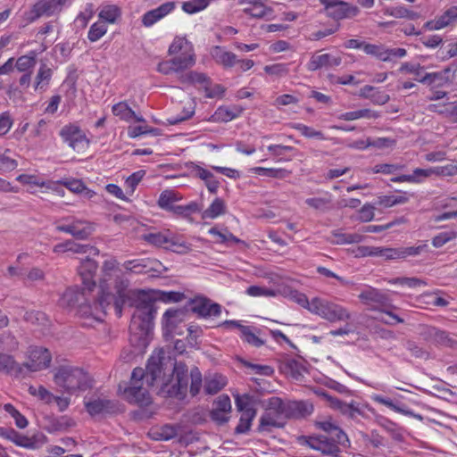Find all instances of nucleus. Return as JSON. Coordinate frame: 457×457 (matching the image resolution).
<instances>
[{"label": "nucleus", "mask_w": 457, "mask_h": 457, "mask_svg": "<svg viewBox=\"0 0 457 457\" xmlns=\"http://www.w3.org/2000/svg\"><path fill=\"white\" fill-rule=\"evenodd\" d=\"M118 262L111 258L104 262L100 279L101 295L95 301L96 309L99 306L105 315L113 309L118 317L121 316L122 308L128 304L135 308L129 325L130 340L137 345H145L147 336L153 329L156 314L155 300L141 290H130L129 281L123 276L115 275Z\"/></svg>", "instance_id": "f257e3e1"}, {"label": "nucleus", "mask_w": 457, "mask_h": 457, "mask_svg": "<svg viewBox=\"0 0 457 457\" xmlns=\"http://www.w3.org/2000/svg\"><path fill=\"white\" fill-rule=\"evenodd\" d=\"M144 371L147 386H160V394L179 399L186 395L189 380L187 367L166 356L163 350L151 355Z\"/></svg>", "instance_id": "f03ea898"}, {"label": "nucleus", "mask_w": 457, "mask_h": 457, "mask_svg": "<svg viewBox=\"0 0 457 457\" xmlns=\"http://www.w3.org/2000/svg\"><path fill=\"white\" fill-rule=\"evenodd\" d=\"M54 381L56 386L62 387L69 394L86 391L91 387V380L88 374L82 369L71 365L58 367L55 370Z\"/></svg>", "instance_id": "7ed1b4c3"}, {"label": "nucleus", "mask_w": 457, "mask_h": 457, "mask_svg": "<svg viewBox=\"0 0 457 457\" xmlns=\"http://www.w3.org/2000/svg\"><path fill=\"white\" fill-rule=\"evenodd\" d=\"M145 371L142 368H135L131 374L130 385L126 387L124 398L130 403L147 406L151 403V396L146 388L143 387Z\"/></svg>", "instance_id": "20e7f679"}, {"label": "nucleus", "mask_w": 457, "mask_h": 457, "mask_svg": "<svg viewBox=\"0 0 457 457\" xmlns=\"http://www.w3.org/2000/svg\"><path fill=\"white\" fill-rule=\"evenodd\" d=\"M87 288L84 287L82 290L78 287H70L62 295L60 299V305L63 308H74L79 307V312L83 314H89L94 316L96 320H100L102 318L98 316V312L103 313V310L98 306L96 309L95 303L93 306L87 305Z\"/></svg>", "instance_id": "39448f33"}, {"label": "nucleus", "mask_w": 457, "mask_h": 457, "mask_svg": "<svg viewBox=\"0 0 457 457\" xmlns=\"http://www.w3.org/2000/svg\"><path fill=\"white\" fill-rule=\"evenodd\" d=\"M310 312L330 322L351 319V313L345 307L318 297L312 299Z\"/></svg>", "instance_id": "423d86ee"}, {"label": "nucleus", "mask_w": 457, "mask_h": 457, "mask_svg": "<svg viewBox=\"0 0 457 457\" xmlns=\"http://www.w3.org/2000/svg\"><path fill=\"white\" fill-rule=\"evenodd\" d=\"M28 359V361L20 364V378H25L32 372L48 368L51 363L52 356L46 348L36 346L29 349Z\"/></svg>", "instance_id": "0eeeda50"}, {"label": "nucleus", "mask_w": 457, "mask_h": 457, "mask_svg": "<svg viewBox=\"0 0 457 457\" xmlns=\"http://www.w3.org/2000/svg\"><path fill=\"white\" fill-rule=\"evenodd\" d=\"M324 5V12L328 17L339 21L345 18H352L358 14L357 6L352 5L344 1L319 0Z\"/></svg>", "instance_id": "6e6552de"}, {"label": "nucleus", "mask_w": 457, "mask_h": 457, "mask_svg": "<svg viewBox=\"0 0 457 457\" xmlns=\"http://www.w3.org/2000/svg\"><path fill=\"white\" fill-rule=\"evenodd\" d=\"M359 299L362 303L370 306V310H378L382 312L384 309H390L393 307L386 294L371 287L363 290L359 295Z\"/></svg>", "instance_id": "1a4fd4ad"}, {"label": "nucleus", "mask_w": 457, "mask_h": 457, "mask_svg": "<svg viewBox=\"0 0 457 457\" xmlns=\"http://www.w3.org/2000/svg\"><path fill=\"white\" fill-rule=\"evenodd\" d=\"M422 338L438 346L457 348V339L450 333L435 327H425L420 332Z\"/></svg>", "instance_id": "9d476101"}, {"label": "nucleus", "mask_w": 457, "mask_h": 457, "mask_svg": "<svg viewBox=\"0 0 457 457\" xmlns=\"http://www.w3.org/2000/svg\"><path fill=\"white\" fill-rule=\"evenodd\" d=\"M60 136L74 151L82 152L88 147V140L77 126H64L60 131Z\"/></svg>", "instance_id": "9b49d317"}, {"label": "nucleus", "mask_w": 457, "mask_h": 457, "mask_svg": "<svg viewBox=\"0 0 457 457\" xmlns=\"http://www.w3.org/2000/svg\"><path fill=\"white\" fill-rule=\"evenodd\" d=\"M230 412V398L227 395H220L212 403L210 418L216 424L223 425L228 421Z\"/></svg>", "instance_id": "f8f14e48"}, {"label": "nucleus", "mask_w": 457, "mask_h": 457, "mask_svg": "<svg viewBox=\"0 0 457 457\" xmlns=\"http://www.w3.org/2000/svg\"><path fill=\"white\" fill-rule=\"evenodd\" d=\"M85 407L91 416L115 413L119 411L118 405L115 402L105 397L102 398L98 396H93L88 401L85 402Z\"/></svg>", "instance_id": "ddd939ff"}, {"label": "nucleus", "mask_w": 457, "mask_h": 457, "mask_svg": "<svg viewBox=\"0 0 457 457\" xmlns=\"http://www.w3.org/2000/svg\"><path fill=\"white\" fill-rule=\"evenodd\" d=\"M60 12L58 6L53 0H39L25 13L26 21L33 22L42 16H52Z\"/></svg>", "instance_id": "4468645a"}, {"label": "nucleus", "mask_w": 457, "mask_h": 457, "mask_svg": "<svg viewBox=\"0 0 457 457\" xmlns=\"http://www.w3.org/2000/svg\"><path fill=\"white\" fill-rule=\"evenodd\" d=\"M306 443L311 448L320 451L324 455L337 457L341 453L339 446L327 436H310Z\"/></svg>", "instance_id": "2eb2a0df"}, {"label": "nucleus", "mask_w": 457, "mask_h": 457, "mask_svg": "<svg viewBox=\"0 0 457 457\" xmlns=\"http://www.w3.org/2000/svg\"><path fill=\"white\" fill-rule=\"evenodd\" d=\"M191 310L194 313L203 318L217 317L221 313V306L205 297H196L192 300Z\"/></svg>", "instance_id": "dca6fc26"}, {"label": "nucleus", "mask_w": 457, "mask_h": 457, "mask_svg": "<svg viewBox=\"0 0 457 457\" xmlns=\"http://www.w3.org/2000/svg\"><path fill=\"white\" fill-rule=\"evenodd\" d=\"M97 268V262L88 257L83 259L78 268L79 275L80 276L83 285L87 288V292L92 291L96 287V281L94 278Z\"/></svg>", "instance_id": "f3484780"}, {"label": "nucleus", "mask_w": 457, "mask_h": 457, "mask_svg": "<svg viewBox=\"0 0 457 457\" xmlns=\"http://www.w3.org/2000/svg\"><path fill=\"white\" fill-rule=\"evenodd\" d=\"M285 425L286 421L278 416V413L267 407L264 413L260 418L258 431L270 433L273 428H284Z\"/></svg>", "instance_id": "a211bd4d"}, {"label": "nucleus", "mask_w": 457, "mask_h": 457, "mask_svg": "<svg viewBox=\"0 0 457 457\" xmlns=\"http://www.w3.org/2000/svg\"><path fill=\"white\" fill-rule=\"evenodd\" d=\"M427 247V245H420L418 246H408L399 248L386 247L384 259L386 261L406 259L410 256H417L420 254Z\"/></svg>", "instance_id": "6ab92c4d"}, {"label": "nucleus", "mask_w": 457, "mask_h": 457, "mask_svg": "<svg viewBox=\"0 0 457 457\" xmlns=\"http://www.w3.org/2000/svg\"><path fill=\"white\" fill-rule=\"evenodd\" d=\"M341 62L342 59L339 56L335 57L329 54H313L311 57L307 67L309 71H313L321 68L338 66Z\"/></svg>", "instance_id": "aec40b11"}, {"label": "nucleus", "mask_w": 457, "mask_h": 457, "mask_svg": "<svg viewBox=\"0 0 457 457\" xmlns=\"http://www.w3.org/2000/svg\"><path fill=\"white\" fill-rule=\"evenodd\" d=\"M174 8V2H166L159 7L145 12L143 16L142 22L145 26L150 27L170 13Z\"/></svg>", "instance_id": "412c9836"}, {"label": "nucleus", "mask_w": 457, "mask_h": 457, "mask_svg": "<svg viewBox=\"0 0 457 457\" xmlns=\"http://www.w3.org/2000/svg\"><path fill=\"white\" fill-rule=\"evenodd\" d=\"M288 419H302L311 415L313 405L305 401L287 400Z\"/></svg>", "instance_id": "4be33fe9"}, {"label": "nucleus", "mask_w": 457, "mask_h": 457, "mask_svg": "<svg viewBox=\"0 0 457 457\" xmlns=\"http://www.w3.org/2000/svg\"><path fill=\"white\" fill-rule=\"evenodd\" d=\"M280 370L283 373L290 376L292 378L300 381L303 378L305 367L303 363L295 359L287 358L280 364Z\"/></svg>", "instance_id": "5701e85b"}, {"label": "nucleus", "mask_w": 457, "mask_h": 457, "mask_svg": "<svg viewBox=\"0 0 457 457\" xmlns=\"http://www.w3.org/2000/svg\"><path fill=\"white\" fill-rule=\"evenodd\" d=\"M179 80L182 84L203 86L205 91H208V87L211 85L210 78L205 73L197 71L180 73Z\"/></svg>", "instance_id": "b1692460"}, {"label": "nucleus", "mask_w": 457, "mask_h": 457, "mask_svg": "<svg viewBox=\"0 0 457 457\" xmlns=\"http://www.w3.org/2000/svg\"><path fill=\"white\" fill-rule=\"evenodd\" d=\"M332 408L352 420L357 419L358 416H364V411L354 402L346 403L337 398V400H334Z\"/></svg>", "instance_id": "393cba45"}, {"label": "nucleus", "mask_w": 457, "mask_h": 457, "mask_svg": "<svg viewBox=\"0 0 457 457\" xmlns=\"http://www.w3.org/2000/svg\"><path fill=\"white\" fill-rule=\"evenodd\" d=\"M0 436L13 442L19 446L29 448L34 445L30 438L21 435L12 428H0Z\"/></svg>", "instance_id": "a878e982"}, {"label": "nucleus", "mask_w": 457, "mask_h": 457, "mask_svg": "<svg viewBox=\"0 0 457 457\" xmlns=\"http://www.w3.org/2000/svg\"><path fill=\"white\" fill-rule=\"evenodd\" d=\"M227 385L225 377L220 374H214L206 377L204 379V392L208 395H215Z\"/></svg>", "instance_id": "bb28decb"}, {"label": "nucleus", "mask_w": 457, "mask_h": 457, "mask_svg": "<svg viewBox=\"0 0 457 457\" xmlns=\"http://www.w3.org/2000/svg\"><path fill=\"white\" fill-rule=\"evenodd\" d=\"M0 372L20 378V363H17L11 355L0 353Z\"/></svg>", "instance_id": "cd10ccee"}, {"label": "nucleus", "mask_w": 457, "mask_h": 457, "mask_svg": "<svg viewBox=\"0 0 457 457\" xmlns=\"http://www.w3.org/2000/svg\"><path fill=\"white\" fill-rule=\"evenodd\" d=\"M154 262L149 259L129 260L123 263V267L127 271L140 274L146 273L153 270L151 266Z\"/></svg>", "instance_id": "c85d7f7f"}, {"label": "nucleus", "mask_w": 457, "mask_h": 457, "mask_svg": "<svg viewBox=\"0 0 457 457\" xmlns=\"http://www.w3.org/2000/svg\"><path fill=\"white\" fill-rule=\"evenodd\" d=\"M71 228L72 237L80 240L87 238L94 231L93 224L83 220H74L71 222Z\"/></svg>", "instance_id": "c756f323"}, {"label": "nucleus", "mask_w": 457, "mask_h": 457, "mask_svg": "<svg viewBox=\"0 0 457 457\" xmlns=\"http://www.w3.org/2000/svg\"><path fill=\"white\" fill-rule=\"evenodd\" d=\"M112 112L115 116L126 121L135 119L137 121H144V119L137 117L135 112L128 105L126 102H120L114 104L112 108Z\"/></svg>", "instance_id": "7c9ffc66"}, {"label": "nucleus", "mask_w": 457, "mask_h": 457, "mask_svg": "<svg viewBox=\"0 0 457 457\" xmlns=\"http://www.w3.org/2000/svg\"><path fill=\"white\" fill-rule=\"evenodd\" d=\"M172 62L175 67V73H177L179 77L180 73H185V70L195 65V58L194 54L187 53L179 56H175L172 58Z\"/></svg>", "instance_id": "2f4dec72"}, {"label": "nucleus", "mask_w": 457, "mask_h": 457, "mask_svg": "<svg viewBox=\"0 0 457 457\" xmlns=\"http://www.w3.org/2000/svg\"><path fill=\"white\" fill-rule=\"evenodd\" d=\"M172 236L169 231L166 232H158V233H149L144 235V239L156 246H165L166 248H170V243L172 239Z\"/></svg>", "instance_id": "473e14b6"}, {"label": "nucleus", "mask_w": 457, "mask_h": 457, "mask_svg": "<svg viewBox=\"0 0 457 457\" xmlns=\"http://www.w3.org/2000/svg\"><path fill=\"white\" fill-rule=\"evenodd\" d=\"M212 55L218 63L222 64L224 67H232L237 62L235 54L224 51L219 46L214 47Z\"/></svg>", "instance_id": "72a5a7b5"}, {"label": "nucleus", "mask_w": 457, "mask_h": 457, "mask_svg": "<svg viewBox=\"0 0 457 457\" xmlns=\"http://www.w3.org/2000/svg\"><path fill=\"white\" fill-rule=\"evenodd\" d=\"M180 199L181 196L175 191L165 190L160 195L158 205L162 209L170 212L175 205L174 203L179 201Z\"/></svg>", "instance_id": "f704fd0d"}, {"label": "nucleus", "mask_w": 457, "mask_h": 457, "mask_svg": "<svg viewBox=\"0 0 457 457\" xmlns=\"http://www.w3.org/2000/svg\"><path fill=\"white\" fill-rule=\"evenodd\" d=\"M226 210L225 202L220 198H216L212 204L203 212V219H215L224 214Z\"/></svg>", "instance_id": "c9c22d12"}, {"label": "nucleus", "mask_w": 457, "mask_h": 457, "mask_svg": "<svg viewBox=\"0 0 457 457\" xmlns=\"http://www.w3.org/2000/svg\"><path fill=\"white\" fill-rule=\"evenodd\" d=\"M415 80L428 86L440 87L447 81V79L440 72H426L421 78H415Z\"/></svg>", "instance_id": "e433bc0d"}, {"label": "nucleus", "mask_w": 457, "mask_h": 457, "mask_svg": "<svg viewBox=\"0 0 457 457\" xmlns=\"http://www.w3.org/2000/svg\"><path fill=\"white\" fill-rule=\"evenodd\" d=\"M267 407L278 413L285 421L288 419L287 401L278 397H271L268 401Z\"/></svg>", "instance_id": "4c0bfd02"}, {"label": "nucleus", "mask_w": 457, "mask_h": 457, "mask_svg": "<svg viewBox=\"0 0 457 457\" xmlns=\"http://www.w3.org/2000/svg\"><path fill=\"white\" fill-rule=\"evenodd\" d=\"M333 239L330 240L332 244L344 245L359 243L361 240V236L358 234H346L339 230L332 232Z\"/></svg>", "instance_id": "58836bf2"}, {"label": "nucleus", "mask_w": 457, "mask_h": 457, "mask_svg": "<svg viewBox=\"0 0 457 457\" xmlns=\"http://www.w3.org/2000/svg\"><path fill=\"white\" fill-rule=\"evenodd\" d=\"M256 414L255 410H245L240 417L239 422L235 428L236 434H243L249 430L253 419Z\"/></svg>", "instance_id": "ea45409f"}, {"label": "nucleus", "mask_w": 457, "mask_h": 457, "mask_svg": "<svg viewBox=\"0 0 457 457\" xmlns=\"http://www.w3.org/2000/svg\"><path fill=\"white\" fill-rule=\"evenodd\" d=\"M251 171L266 177L284 179L290 174V171L285 169H273V168H262L254 167L251 169Z\"/></svg>", "instance_id": "a19ab883"}, {"label": "nucleus", "mask_w": 457, "mask_h": 457, "mask_svg": "<svg viewBox=\"0 0 457 457\" xmlns=\"http://www.w3.org/2000/svg\"><path fill=\"white\" fill-rule=\"evenodd\" d=\"M185 312L181 309H169L163 314V322L168 328H173L176 322L183 320Z\"/></svg>", "instance_id": "79ce46f5"}, {"label": "nucleus", "mask_w": 457, "mask_h": 457, "mask_svg": "<svg viewBox=\"0 0 457 457\" xmlns=\"http://www.w3.org/2000/svg\"><path fill=\"white\" fill-rule=\"evenodd\" d=\"M426 179L425 169L417 168L413 170L412 174L402 175L393 178L391 180L394 182H412L420 183Z\"/></svg>", "instance_id": "37998d69"}, {"label": "nucleus", "mask_w": 457, "mask_h": 457, "mask_svg": "<svg viewBox=\"0 0 457 457\" xmlns=\"http://www.w3.org/2000/svg\"><path fill=\"white\" fill-rule=\"evenodd\" d=\"M426 178L431 177L433 175L436 176H444V177H452L457 175V166L455 165H447L442 167H435L425 169Z\"/></svg>", "instance_id": "c03bdc74"}, {"label": "nucleus", "mask_w": 457, "mask_h": 457, "mask_svg": "<svg viewBox=\"0 0 457 457\" xmlns=\"http://www.w3.org/2000/svg\"><path fill=\"white\" fill-rule=\"evenodd\" d=\"M454 104L455 103L431 104L428 106L427 110L450 119L453 114Z\"/></svg>", "instance_id": "a18cd8bd"}, {"label": "nucleus", "mask_w": 457, "mask_h": 457, "mask_svg": "<svg viewBox=\"0 0 457 457\" xmlns=\"http://www.w3.org/2000/svg\"><path fill=\"white\" fill-rule=\"evenodd\" d=\"M392 284H399L401 286H406L410 288L418 287H426L427 282L423 279H420L419 278H407V277H402V278H395L391 280H389Z\"/></svg>", "instance_id": "49530a36"}, {"label": "nucleus", "mask_w": 457, "mask_h": 457, "mask_svg": "<svg viewBox=\"0 0 457 457\" xmlns=\"http://www.w3.org/2000/svg\"><path fill=\"white\" fill-rule=\"evenodd\" d=\"M270 10L268 9L260 0L251 4V7H245V12L253 18H263Z\"/></svg>", "instance_id": "de8ad7c7"}, {"label": "nucleus", "mask_w": 457, "mask_h": 457, "mask_svg": "<svg viewBox=\"0 0 457 457\" xmlns=\"http://www.w3.org/2000/svg\"><path fill=\"white\" fill-rule=\"evenodd\" d=\"M374 401L380 404L387 406L388 408L392 409L393 411H395L396 412L403 413V414L409 415V416H413L420 420L422 419V417L420 415H416V414H413V412L411 411L403 410V408L395 405L390 399L384 398L383 396L376 395L374 397Z\"/></svg>", "instance_id": "09e8293b"}, {"label": "nucleus", "mask_w": 457, "mask_h": 457, "mask_svg": "<svg viewBox=\"0 0 457 457\" xmlns=\"http://www.w3.org/2000/svg\"><path fill=\"white\" fill-rule=\"evenodd\" d=\"M363 51L367 54L375 56L383 62H386L387 55H386V47L382 45L365 43Z\"/></svg>", "instance_id": "8fccbe9b"}, {"label": "nucleus", "mask_w": 457, "mask_h": 457, "mask_svg": "<svg viewBox=\"0 0 457 457\" xmlns=\"http://www.w3.org/2000/svg\"><path fill=\"white\" fill-rule=\"evenodd\" d=\"M406 348L414 358L424 360H428L429 358V353L412 340L406 341Z\"/></svg>", "instance_id": "3c124183"}, {"label": "nucleus", "mask_w": 457, "mask_h": 457, "mask_svg": "<svg viewBox=\"0 0 457 457\" xmlns=\"http://www.w3.org/2000/svg\"><path fill=\"white\" fill-rule=\"evenodd\" d=\"M46 274L43 270L38 267H33L29 270L26 271L23 278L24 283H34L44 281Z\"/></svg>", "instance_id": "603ef678"}, {"label": "nucleus", "mask_w": 457, "mask_h": 457, "mask_svg": "<svg viewBox=\"0 0 457 457\" xmlns=\"http://www.w3.org/2000/svg\"><path fill=\"white\" fill-rule=\"evenodd\" d=\"M209 4V0H191L183 3L182 9L187 13H195L204 10Z\"/></svg>", "instance_id": "864d4df0"}, {"label": "nucleus", "mask_w": 457, "mask_h": 457, "mask_svg": "<svg viewBox=\"0 0 457 457\" xmlns=\"http://www.w3.org/2000/svg\"><path fill=\"white\" fill-rule=\"evenodd\" d=\"M399 71L401 72L413 74L415 78H421L426 73L425 68L419 63L404 62L401 65Z\"/></svg>", "instance_id": "5fc2aeb1"}, {"label": "nucleus", "mask_w": 457, "mask_h": 457, "mask_svg": "<svg viewBox=\"0 0 457 457\" xmlns=\"http://www.w3.org/2000/svg\"><path fill=\"white\" fill-rule=\"evenodd\" d=\"M241 334L244 340L252 345L260 347L264 344V341L259 338L248 326L241 328Z\"/></svg>", "instance_id": "6e6d98bb"}, {"label": "nucleus", "mask_w": 457, "mask_h": 457, "mask_svg": "<svg viewBox=\"0 0 457 457\" xmlns=\"http://www.w3.org/2000/svg\"><path fill=\"white\" fill-rule=\"evenodd\" d=\"M199 211H200V209L198 207V204L196 203L193 202L187 205H174L170 212L177 215L187 217L191 213L197 212Z\"/></svg>", "instance_id": "4d7b16f0"}, {"label": "nucleus", "mask_w": 457, "mask_h": 457, "mask_svg": "<svg viewBox=\"0 0 457 457\" xmlns=\"http://www.w3.org/2000/svg\"><path fill=\"white\" fill-rule=\"evenodd\" d=\"M315 425L317 428L328 433V435L331 432H337V435H340L339 437L341 436V438H345V432L338 426L333 423L330 419L324 421H317Z\"/></svg>", "instance_id": "13d9d810"}, {"label": "nucleus", "mask_w": 457, "mask_h": 457, "mask_svg": "<svg viewBox=\"0 0 457 457\" xmlns=\"http://www.w3.org/2000/svg\"><path fill=\"white\" fill-rule=\"evenodd\" d=\"M409 198L405 195H386L380 198L379 204L384 207H391L395 204H405Z\"/></svg>", "instance_id": "bf43d9fd"}, {"label": "nucleus", "mask_w": 457, "mask_h": 457, "mask_svg": "<svg viewBox=\"0 0 457 457\" xmlns=\"http://www.w3.org/2000/svg\"><path fill=\"white\" fill-rule=\"evenodd\" d=\"M190 392L192 395H195L199 393L202 386V375L197 368H194L190 371Z\"/></svg>", "instance_id": "052dcab7"}, {"label": "nucleus", "mask_w": 457, "mask_h": 457, "mask_svg": "<svg viewBox=\"0 0 457 457\" xmlns=\"http://www.w3.org/2000/svg\"><path fill=\"white\" fill-rule=\"evenodd\" d=\"M106 26L103 22L94 23L88 31V39L92 42L98 40L106 33Z\"/></svg>", "instance_id": "680f3d73"}, {"label": "nucleus", "mask_w": 457, "mask_h": 457, "mask_svg": "<svg viewBox=\"0 0 457 457\" xmlns=\"http://www.w3.org/2000/svg\"><path fill=\"white\" fill-rule=\"evenodd\" d=\"M156 439L170 440L177 436V429L171 425H164L160 428L156 432Z\"/></svg>", "instance_id": "e2e57ef3"}, {"label": "nucleus", "mask_w": 457, "mask_h": 457, "mask_svg": "<svg viewBox=\"0 0 457 457\" xmlns=\"http://www.w3.org/2000/svg\"><path fill=\"white\" fill-rule=\"evenodd\" d=\"M29 392L30 395L37 396L40 400H43L46 403H51V401L54 398L53 394H51L46 388H45L42 386H39L38 387L30 386L29 387Z\"/></svg>", "instance_id": "0e129e2a"}, {"label": "nucleus", "mask_w": 457, "mask_h": 457, "mask_svg": "<svg viewBox=\"0 0 457 457\" xmlns=\"http://www.w3.org/2000/svg\"><path fill=\"white\" fill-rule=\"evenodd\" d=\"M331 200L329 198L325 197H313V198H308L305 200L306 204H308L310 207L320 210V211H325L328 209V204H330Z\"/></svg>", "instance_id": "69168bd1"}, {"label": "nucleus", "mask_w": 457, "mask_h": 457, "mask_svg": "<svg viewBox=\"0 0 457 457\" xmlns=\"http://www.w3.org/2000/svg\"><path fill=\"white\" fill-rule=\"evenodd\" d=\"M191 46L189 42L185 37H177L174 39L169 48L170 54H178L179 52L185 49L186 51L190 50Z\"/></svg>", "instance_id": "338daca9"}, {"label": "nucleus", "mask_w": 457, "mask_h": 457, "mask_svg": "<svg viewBox=\"0 0 457 457\" xmlns=\"http://www.w3.org/2000/svg\"><path fill=\"white\" fill-rule=\"evenodd\" d=\"M119 10L115 6H106L99 13V17L110 23L115 22L119 16Z\"/></svg>", "instance_id": "774afa93"}]
</instances>
